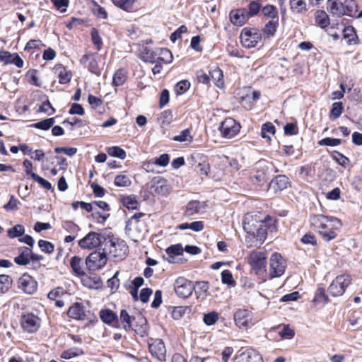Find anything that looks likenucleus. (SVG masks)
<instances>
[{
  "mask_svg": "<svg viewBox=\"0 0 362 362\" xmlns=\"http://www.w3.org/2000/svg\"><path fill=\"white\" fill-rule=\"evenodd\" d=\"M83 284L91 289H97L102 286V281L98 276L85 277L82 279Z\"/></svg>",
  "mask_w": 362,
  "mask_h": 362,
  "instance_id": "2f4dec72",
  "label": "nucleus"
},
{
  "mask_svg": "<svg viewBox=\"0 0 362 362\" xmlns=\"http://www.w3.org/2000/svg\"><path fill=\"white\" fill-rule=\"evenodd\" d=\"M291 10L296 13L303 14L307 11V4L305 0H290Z\"/></svg>",
  "mask_w": 362,
  "mask_h": 362,
  "instance_id": "c756f323",
  "label": "nucleus"
},
{
  "mask_svg": "<svg viewBox=\"0 0 362 362\" xmlns=\"http://www.w3.org/2000/svg\"><path fill=\"white\" fill-rule=\"evenodd\" d=\"M173 140L178 142H191L192 141V136L190 135V130L186 129L182 131L179 135L173 137Z\"/></svg>",
  "mask_w": 362,
  "mask_h": 362,
  "instance_id": "6e6d98bb",
  "label": "nucleus"
},
{
  "mask_svg": "<svg viewBox=\"0 0 362 362\" xmlns=\"http://www.w3.org/2000/svg\"><path fill=\"white\" fill-rule=\"evenodd\" d=\"M107 153L110 156L117 157L120 159H124L126 158L125 151L119 146H112L108 148Z\"/></svg>",
  "mask_w": 362,
  "mask_h": 362,
  "instance_id": "3c124183",
  "label": "nucleus"
},
{
  "mask_svg": "<svg viewBox=\"0 0 362 362\" xmlns=\"http://www.w3.org/2000/svg\"><path fill=\"white\" fill-rule=\"evenodd\" d=\"M235 325L240 329H247L255 324L253 321V313L247 309H238L234 315Z\"/></svg>",
  "mask_w": 362,
  "mask_h": 362,
  "instance_id": "9d476101",
  "label": "nucleus"
},
{
  "mask_svg": "<svg viewBox=\"0 0 362 362\" xmlns=\"http://www.w3.org/2000/svg\"><path fill=\"white\" fill-rule=\"evenodd\" d=\"M21 324L24 331L28 333H34L40 328V320L33 313H27L22 315Z\"/></svg>",
  "mask_w": 362,
  "mask_h": 362,
  "instance_id": "4468645a",
  "label": "nucleus"
},
{
  "mask_svg": "<svg viewBox=\"0 0 362 362\" xmlns=\"http://www.w3.org/2000/svg\"><path fill=\"white\" fill-rule=\"evenodd\" d=\"M279 25V18L269 21L263 28V33L268 36H273Z\"/></svg>",
  "mask_w": 362,
  "mask_h": 362,
  "instance_id": "e433bc0d",
  "label": "nucleus"
},
{
  "mask_svg": "<svg viewBox=\"0 0 362 362\" xmlns=\"http://www.w3.org/2000/svg\"><path fill=\"white\" fill-rule=\"evenodd\" d=\"M262 11L264 16L272 18V20L278 18V11L274 6L267 5L263 7Z\"/></svg>",
  "mask_w": 362,
  "mask_h": 362,
  "instance_id": "13d9d810",
  "label": "nucleus"
},
{
  "mask_svg": "<svg viewBox=\"0 0 362 362\" xmlns=\"http://www.w3.org/2000/svg\"><path fill=\"white\" fill-rule=\"evenodd\" d=\"M351 277L349 274H343L337 276L328 288V292L334 297L342 296L346 288L351 283Z\"/></svg>",
  "mask_w": 362,
  "mask_h": 362,
  "instance_id": "7ed1b4c3",
  "label": "nucleus"
},
{
  "mask_svg": "<svg viewBox=\"0 0 362 362\" xmlns=\"http://www.w3.org/2000/svg\"><path fill=\"white\" fill-rule=\"evenodd\" d=\"M135 332L144 337L148 335V327L146 320L144 318H141L140 324L136 325L134 328Z\"/></svg>",
  "mask_w": 362,
  "mask_h": 362,
  "instance_id": "37998d69",
  "label": "nucleus"
},
{
  "mask_svg": "<svg viewBox=\"0 0 362 362\" xmlns=\"http://www.w3.org/2000/svg\"><path fill=\"white\" fill-rule=\"evenodd\" d=\"M120 321L123 323V328L126 331L130 330L132 327L131 316L125 310H122L119 315Z\"/></svg>",
  "mask_w": 362,
  "mask_h": 362,
  "instance_id": "8fccbe9b",
  "label": "nucleus"
},
{
  "mask_svg": "<svg viewBox=\"0 0 362 362\" xmlns=\"http://www.w3.org/2000/svg\"><path fill=\"white\" fill-rule=\"evenodd\" d=\"M270 171L271 164L265 160H260L255 164L251 173V178L258 184L264 183L267 180Z\"/></svg>",
  "mask_w": 362,
  "mask_h": 362,
  "instance_id": "6e6552de",
  "label": "nucleus"
},
{
  "mask_svg": "<svg viewBox=\"0 0 362 362\" xmlns=\"http://www.w3.org/2000/svg\"><path fill=\"white\" fill-rule=\"evenodd\" d=\"M190 87V83L187 80H183L176 84L175 90L177 94L182 95L185 93Z\"/></svg>",
  "mask_w": 362,
  "mask_h": 362,
  "instance_id": "e2e57ef3",
  "label": "nucleus"
},
{
  "mask_svg": "<svg viewBox=\"0 0 362 362\" xmlns=\"http://www.w3.org/2000/svg\"><path fill=\"white\" fill-rule=\"evenodd\" d=\"M31 177L37 182L38 184H40L44 189L47 190H53L52 186L51 183L46 180L45 179L41 177L36 173H32Z\"/></svg>",
  "mask_w": 362,
  "mask_h": 362,
  "instance_id": "bf43d9fd",
  "label": "nucleus"
},
{
  "mask_svg": "<svg viewBox=\"0 0 362 362\" xmlns=\"http://www.w3.org/2000/svg\"><path fill=\"white\" fill-rule=\"evenodd\" d=\"M18 286L25 293L31 295L36 292L37 282L33 276L25 273L18 279Z\"/></svg>",
  "mask_w": 362,
  "mask_h": 362,
  "instance_id": "2eb2a0df",
  "label": "nucleus"
},
{
  "mask_svg": "<svg viewBox=\"0 0 362 362\" xmlns=\"http://www.w3.org/2000/svg\"><path fill=\"white\" fill-rule=\"evenodd\" d=\"M19 255L14 258L16 264L25 266L30 263L31 249L28 247H21L18 249Z\"/></svg>",
  "mask_w": 362,
  "mask_h": 362,
  "instance_id": "aec40b11",
  "label": "nucleus"
},
{
  "mask_svg": "<svg viewBox=\"0 0 362 362\" xmlns=\"http://www.w3.org/2000/svg\"><path fill=\"white\" fill-rule=\"evenodd\" d=\"M221 281L223 284L229 286H234L235 284L233 275L229 270H224L221 272Z\"/></svg>",
  "mask_w": 362,
  "mask_h": 362,
  "instance_id": "0e129e2a",
  "label": "nucleus"
},
{
  "mask_svg": "<svg viewBox=\"0 0 362 362\" xmlns=\"http://www.w3.org/2000/svg\"><path fill=\"white\" fill-rule=\"evenodd\" d=\"M206 204L197 200L190 201L187 206L185 214L187 216H192L195 214H202L204 211Z\"/></svg>",
  "mask_w": 362,
  "mask_h": 362,
  "instance_id": "6ab92c4d",
  "label": "nucleus"
},
{
  "mask_svg": "<svg viewBox=\"0 0 362 362\" xmlns=\"http://www.w3.org/2000/svg\"><path fill=\"white\" fill-rule=\"evenodd\" d=\"M177 228L180 230H184L186 229H191L195 232H199L204 229V223L201 221H194L190 223H184L180 224Z\"/></svg>",
  "mask_w": 362,
  "mask_h": 362,
  "instance_id": "473e14b6",
  "label": "nucleus"
},
{
  "mask_svg": "<svg viewBox=\"0 0 362 362\" xmlns=\"http://www.w3.org/2000/svg\"><path fill=\"white\" fill-rule=\"evenodd\" d=\"M114 183L117 187H127L132 185V181L128 175L119 174L115 177Z\"/></svg>",
  "mask_w": 362,
  "mask_h": 362,
  "instance_id": "c9c22d12",
  "label": "nucleus"
},
{
  "mask_svg": "<svg viewBox=\"0 0 362 362\" xmlns=\"http://www.w3.org/2000/svg\"><path fill=\"white\" fill-rule=\"evenodd\" d=\"M166 254L168 255L167 260L170 263H174L175 262V257L183 254V248L180 244L173 245L167 248Z\"/></svg>",
  "mask_w": 362,
  "mask_h": 362,
  "instance_id": "cd10ccee",
  "label": "nucleus"
},
{
  "mask_svg": "<svg viewBox=\"0 0 362 362\" xmlns=\"http://www.w3.org/2000/svg\"><path fill=\"white\" fill-rule=\"evenodd\" d=\"M244 230L253 238H255V246L261 245L267 235V223L260 219L259 214H247L243 220Z\"/></svg>",
  "mask_w": 362,
  "mask_h": 362,
  "instance_id": "f257e3e1",
  "label": "nucleus"
},
{
  "mask_svg": "<svg viewBox=\"0 0 362 362\" xmlns=\"http://www.w3.org/2000/svg\"><path fill=\"white\" fill-rule=\"evenodd\" d=\"M100 317L104 323L110 325L117 319V315L112 310L105 309L100 312Z\"/></svg>",
  "mask_w": 362,
  "mask_h": 362,
  "instance_id": "7c9ffc66",
  "label": "nucleus"
},
{
  "mask_svg": "<svg viewBox=\"0 0 362 362\" xmlns=\"http://www.w3.org/2000/svg\"><path fill=\"white\" fill-rule=\"evenodd\" d=\"M12 279L8 275H0V293H4L11 288Z\"/></svg>",
  "mask_w": 362,
  "mask_h": 362,
  "instance_id": "79ce46f5",
  "label": "nucleus"
},
{
  "mask_svg": "<svg viewBox=\"0 0 362 362\" xmlns=\"http://www.w3.org/2000/svg\"><path fill=\"white\" fill-rule=\"evenodd\" d=\"M234 362H263L260 354L254 349H247L238 354Z\"/></svg>",
  "mask_w": 362,
  "mask_h": 362,
  "instance_id": "f3484780",
  "label": "nucleus"
},
{
  "mask_svg": "<svg viewBox=\"0 0 362 362\" xmlns=\"http://www.w3.org/2000/svg\"><path fill=\"white\" fill-rule=\"evenodd\" d=\"M105 241H106L105 236L92 231L81 239L78 244L82 249L92 250L98 247Z\"/></svg>",
  "mask_w": 362,
  "mask_h": 362,
  "instance_id": "1a4fd4ad",
  "label": "nucleus"
},
{
  "mask_svg": "<svg viewBox=\"0 0 362 362\" xmlns=\"http://www.w3.org/2000/svg\"><path fill=\"white\" fill-rule=\"evenodd\" d=\"M218 320V313L215 311L209 312L204 315L203 321L208 325L211 326L214 325Z\"/></svg>",
  "mask_w": 362,
  "mask_h": 362,
  "instance_id": "864d4df0",
  "label": "nucleus"
},
{
  "mask_svg": "<svg viewBox=\"0 0 362 362\" xmlns=\"http://www.w3.org/2000/svg\"><path fill=\"white\" fill-rule=\"evenodd\" d=\"M329 221H334L337 226H341V223L338 218L328 217L322 214L312 215L310 218L311 226L319 230H325L327 228H329Z\"/></svg>",
  "mask_w": 362,
  "mask_h": 362,
  "instance_id": "dca6fc26",
  "label": "nucleus"
},
{
  "mask_svg": "<svg viewBox=\"0 0 362 362\" xmlns=\"http://www.w3.org/2000/svg\"><path fill=\"white\" fill-rule=\"evenodd\" d=\"M288 178L286 175H280L270 182L269 187L276 192L282 191L288 187Z\"/></svg>",
  "mask_w": 362,
  "mask_h": 362,
  "instance_id": "412c9836",
  "label": "nucleus"
},
{
  "mask_svg": "<svg viewBox=\"0 0 362 362\" xmlns=\"http://www.w3.org/2000/svg\"><path fill=\"white\" fill-rule=\"evenodd\" d=\"M247 262L257 275L266 273L267 256L264 252L253 251L247 257Z\"/></svg>",
  "mask_w": 362,
  "mask_h": 362,
  "instance_id": "20e7f679",
  "label": "nucleus"
},
{
  "mask_svg": "<svg viewBox=\"0 0 362 362\" xmlns=\"http://www.w3.org/2000/svg\"><path fill=\"white\" fill-rule=\"evenodd\" d=\"M316 23L322 28L329 24L328 15L323 11H317L315 15Z\"/></svg>",
  "mask_w": 362,
  "mask_h": 362,
  "instance_id": "ea45409f",
  "label": "nucleus"
},
{
  "mask_svg": "<svg viewBox=\"0 0 362 362\" xmlns=\"http://www.w3.org/2000/svg\"><path fill=\"white\" fill-rule=\"evenodd\" d=\"M70 266L76 275L78 276H83L85 275L83 260L81 257L78 256H74L71 259Z\"/></svg>",
  "mask_w": 362,
  "mask_h": 362,
  "instance_id": "a878e982",
  "label": "nucleus"
},
{
  "mask_svg": "<svg viewBox=\"0 0 362 362\" xmlns=\"http://www.w3.org/2000/svg\"><path fill=\"white\" fill-rule=\"evenodd\" d=\"M329 228H327L325 230L321 229L318 230V233L327 242L337 237V233L334 230L341 226H337L334 221H329Z\"/></svg>",
  "mask_w": 362,
  "mask_h": 362,
  "instance_id": "b1692460",
  "label": "nucleus"
},
{
  "mask_svg": "<svg viewBox=\"0 0 362 362\" xmlns=\"http://www.w3.org/2000/svg\"><path fill=\"white\" fill-rule=\"evenodd\" d=\"M230 18L231 23L238 26H241L245 23L244 17H242L240 13H238V9L236 11H232L230 13Z\"/></svg>",
  "mask_w": 362,
  "mask_h": 362,
  "instance_id": "5fc2aeb1",
  "label": "nucleus"
},
{
  "mask_svg": "<svg viewBox=\"0 0 362 362\" xmlns=\"http://www.w3.org/2000/svg\"><path fill=\"white\" fill-rule=\"evenodd\" d=\"M54 122L55 119L54 117H50L36 123H33L31 124V127L42 130H48L54 125Z\"/></svg>",
  "mask_w": 362,
  "mask_h": 362,
  "instance_id": "72a5a7b5",
  "label": "nucleus"
},
{
  "mask_svg": "<svg viewBox=\"0 0 362 362\" xmlns=\"http://www.w3.org/2000/svg\"><path fill=\"white\" fill-rule=\"evenodd\" d=\"M67 315L69 317L78 320H83L86 317L83 306L80 303H75L71 306L68 310Z\"/></svg>",
  "mask_w": 362,
  "mask_h": 362,
  "instance_id": "4be33fe9",
  "label": "nucleus"
},
{
  "mask_svg": "<svg viewBox=\"0 0 362 362\" xmlns=\"http://www.w3.org/2000/svg\"><path fill=\"white\" fill-rule=\"evenodd\" d=\"M343 6L344 8V15L357 18L362 17V11L357 16L355 15L357 11L358 5L354 0H345L343 3Z\"/></svg>",
  "mask_w": 362,
  "mask_h": 362,
  "instance_id": "393cba45",
  "label": "nucleus"
},
{
  "mask_svg": "<svg viewBox=\"0 0 362 362\" xmlns=\"http://www.w3.org/2000/svg\"><path fill=\"white\" fill-rule=\"evenodd\" d=\"M105 252L95 251L91 252L86 259V265L89 270H98L107 264Z\"/></svg>",
  "mask_w": 362,
  "mask_h": 362,
  "instance_id": "9b49d317",
  "label": "nucleus"
},
{
  "mask_svg": "<svg viewBox=\"0 0 362 362\" xmlns=\"http://www.w3.org/2000/svg\"><path fill=\"white\" fill-rule=\"evenodd\" d=\"M140 59L144 62L153 63L156 62V53L146 46L140 49Z\"/></svg>",
  "mask_w": 362,
  "mask_h": 362,
  "instance_id": "c85d7f7f",
  "label": "nucleus"
},
{
  "mask_svg": "<svg viewBox=\"0 0 362 362\" xmlns=\"http://www.w3.org/2000/svg\"><path fill=\"white\" fill-rule=\"evenodd\" d=\"M127 250L128 247L123 240L111 238L105 241L103 251L106 256L109 255L114 258L122 259L126 256Z\"/></svg>",
  "mask_w": 362,
  "mask_h": 362,
  "instance_id": "f03ea898",
  "label": "nucleus"
},
{
  "mask_svg": "<svg viewBox=\"0 0 362 362\" xmlns=\"http://www.w3.org/2000/svg\"><path fill=\"white\" fill-rule=\"evenodd\" d=\"M286 263L279 253H273L269 258V275L270 279L281 276L286 269Z\"/></svg>",
  "mask_w": 362,
  "mask_h": 362,
  "instance_id": "39448f33",
  "label": "nucleus"
},
{
  "mask_svg": "<svg viewBox=\"0 0 362 362\" xmlns=\"http://www.w3.org/2000/svg\"><path fill=\"white\" fill-rule=\"evenodd\" d=\"M144 216V213L139 212L134 214L127 222L126 233L134 238H138L143 234V230L139 228L141 225L139 218Z\"/></svg>",
  "mask_w": 362,
  "mask_h": 362,
  "instance_id": "ddd939ff",
  "label": "nucleus"
},
{
  "mask_svg": "<svg viewBox=\"0 0 362 362\" xmlns=\"http://www.w3.org/2000/svg\"><path fill=\"white\" fill-rule=\"evenodd\" d=\"M25 233V228L23 225L17 224L8 230V236L10 238L21 237Z\"/></svg>",
  "mask_w": 362,
  "mask_h": 362,
  "instance_id": "49530a36",
  "label": "nucleus"
},
{
  "mask_svg": "<svg viewBox=\"0 0 362 362\" xmlns=\"http://www.w3.org/2000/svg\"><path fill=\"white\" fill-rule=\"evenodd\" d=\"M327 8L329 11L334 16H341L344 15L343 3H341L337 0H328Z\"/></svg>",
  "mask_w": 362,
  "mask_h": 362,
  "instance_id": "bb28decb",
  "label": "nucleus"
},
{
  "mask_svg": "<svg viewBox=\"0 0 362 362\" xmlns=\"http://www.w3.org/2000/svg\"><path fill=\"white\" fill-rule=\"evenodd\" d=\"M38 246L40 250L47 254H51L54 252V246L49 241L40 240L38 241Z\"/></svg>",
  "mask_w": 362,
  "mask_h": 362,
  "instance_id": "052dcab7",
  "label": "nucleus"
},
{
  "mask_svg": "<svg viewBox=\"0 0 362 362\" xmlns=\"http://www.w3.org/2000/svg\"><path fill=\"white\" fill-rule=\"evenodd\" d=\"M341 144V140L331 137H326L319 141L320 146H337Z\"/></svg>",
  "mask_w": 362,
  "mask_h": 362,
  "instance_id": "680f3d73",
  "label": "nucleus"
},
{
  "mask_svg": "<svg viewBox=\"0 0 362 362\" xmlns=\"http://www.w3.org/2000/svg\"><path fill=\"white\" fill-rule=\"evenodd\" d=\"M240 127V124L234 119L228 117L221 123L218 130L222 137L225 139H232L238 134Z\"/></svg>",
  "mask_w": 362,
  "mask_h": 362,
  "instance_id": "0eeeda50",
  "label": "nucleus"
},
{
  "mask_svg": "<svg viewBox=\"0 0 362 362\" xmlns=\"http://www.w3.org/2000/svg\"><path fill=\"white\" fill-rule=\"evenodd\" d=\"M122 204L124 205V206H125L128 209L134 210V209H137L139 206V202L136 200L135 197H132V196L124 197L122 199Z\"/></svg>",
  "mask_w": 362,
  "mask_h": 362,
  "instance_id": "a19ab883",
  "label": "nucleus"
},
{
  "mask_svg": "<svg viewBox=\"0 0 362 362\" xmlns=\"http://www.w3.org/2000/svg\"><path fill=\"white\" fill-rule=\"evenodd\" d=\"M275 134V127L271 122H267L262 127L261 136L263 138L270 139L271 136Z\"/></svg>",
  "mask_w": 362,
  "mask_h": 362,
  "instance_id": "58836bf2",
  "label": "nucleus"
},
{
  "mask_svg": "<svg viewBox=\"0 0 362 362\" xmlns=\"http://www.w3.org/2000/svg\"><path fill=\"white\" fill-rule=\"evenodd\" d=\"M344 110L343 103L341 102H335L332 104L330 110V117L336 119L340 117Z\"/></svg>",
  "mask_w": 362,
  "mask_h": 362,
  "instance_id": "de8ad7c7",
  "label": "nucleus"
},
{
  "mask_svg": "<svg viewBox=\"0 0 362 362\" xmlns=\"http://www.w3.org/2000/svg\"><path fill=\"white\" fill-rule=\"evenodd\" d=\"M149 351L152 355L155 356L158 360L163 361L165 357V346L162 340L156 339L149 344Z\"/></svg>",
  "mask_w": 362,
  "mask_h": 362,
  "instance_id": "a211bd4d",
  "label": "nucleus"
},
{
  "mask_svg": "<svg viewBox=\"0 0 362 362\" xmlns=\"http://www.w3.org/2000/svg\"><path fill=\"white\" fill-rule=\"evenodd\" d=\"M56 153H64L69 156H73L77 153V148L74 147H56L54 148Z\"/></svg>",
  "mask_w": 362,
  "mask_h": 362,
  "instance_id": "774afa93",
  "label": "nucleus"
},
{
  "mask_svg": "<svg viewBox=\"0 0 362 362\" xmlns=\"http://www.w3.org/2000/svg\"><path fill=\"white\" fill-rule=\"evenodd\" d=\"M332 158L340 165L346 168L349 165L350 161L347 157L344 156L342 153L334 151L332 154Z\"/></svg>",
  "mask_w": 362,
  "mask_h": 362,
  "instance_id": "4d7b16f0",
  "label": "nucleus"
},
{
  "mask_svg": "<svg viewBox=\"0 0 362 362\" xmlns=\"http://www.w3.org/2000/svg\"><path fill=\"white\" fill-rule=\"evenodd\" d=\"M313 301L316 303H326L328 302V297L325 293L322 288H318Z\"/></svg>",
  "mask_w": 362,
  "mask_h": 362,
  "instance_id": "338daca9",
  "label": "nucleus"
},
{
  "mask_svg": "<svg viewBox=\"0 0 362 362\" xmlns=\"http://www.w3.org/2000/svg\"><path fill=\"white\" fill-rule=\"evenodd\" d=\"M197 289L195 290V293L197 298H205L207 296L209 289V283L207 281H197Z\"/></svg>",
  "mask_w": 362,
  "mask_h": 362,
  "instance_id": "a18cd8bd",
  "label": "nucleus"
},
{
  "mask_svg": "<svg viewBox=\"0 0 362 362\" xmlns=\"http://www.w3.org/2000/svg\"><path fill=\"white\" fill-rule=\"evenodd\" d=\"M211 78L214 81L215 85L221 88L223 85V72L219 68H216L209 72Z\"/></svg>",
  "mask_w": 362,
  "mask_h": 362,
  "instance_id": "f704fd0d",
  "label": "nucleus"
},
{
  "mask_svg": "<svg viewBox=\"0 0 362 362\" xmlns=\"http://www.w3.org/2000/svg\"><path fill=\"white\" fill-rule=\"evenodd\" d=\"M114 5L124 10L129 11L132 8L134 0H111Z\"/></svg>",
  "mask_w": 362,
  "mask_h": 362,
  "instance_id": "603ef678",
  "label": "nucleus"
},
{
  "mask_svg": "<svg viewBox=\"0 0 362 362\" xmlns=\"http://www.w3.org/2000/svg\"><path fill=\"white\" fill-rule=\"evenodd\" d=\"M54 69L58 74L60 84H67L71 81L72 73L71 71L66 70L62 64L56 65Z\"/></svg>",
  "mask_w": 362,
  "mask_h": 362,
  "instance_id": "5701e85b",
  "label": "nucleus"
},
{
  "mask_svg": "<svg viewBox=\"0 0 362 362\" xmlns=\"http://www.w3.org/2000/svg\"><path fill=\"white\" fill-rule=\"evenodd\" d=\"M159 54L160 57L158 58L159 62H163L165 64H169L173 61V54L167 48H161L160 49Z\"/></svg>",
  "mask_w": 362,
  "mask_h": 362,
  "instance_id": "09e8293b",
  "label": "nucleus"
},
{
  "mask_svg": "<svg viewBox=\"0 0 362 362\" xmlns=\"http://www.w3.org/2000/svg\"><path fill=\"white\" fill-rule=\"evenodd\" d=\"M240 38L243 47L252 48L256 47L262 40V35L255 28H245L240 33Z\"/></svg>",
  "mask_w": 362,
  "mask_h": 362,
  "instance_id": "423d86ee",
  "label": "nucleus"
},
{
  "mask_svg": "<svg viewBox=\"0 0 362 362\" xmlns=\"http://www.w3.org/2000/svg\"><path fill=\"white\" fill-rule=\"evenodd\" d=\"M344 37L347 39L348 43L351 44L352 42H354L355 38L356 37V34L355 33V30L353 27H346L344 29Z\"/></svg>",
  "mask_w": 362,
  "mask_h": 362,
  "instance_id": "69168bd1",
  "label": "nucleus"
},
{
  "mask_svg": "<svg viewBox=\"0 0 362 362\" xmlns=\"http://www.w3.org/2000/svg\"><path fill=\"white\" fill-rule=\"evenodd\" d=\"M174 287L177 295L183 298L190 296L195 289L193 282L184 277L177 278L175 282Z\"/></svg>",
  "mask_w": 362,
  "mask_h": 362,
  "instance_id": "f8f14e48",
  "label": "nucleus"
},
{
  "mask_svg": "<svg viewBox=\"0 0 362 362\" xmlns=\"http://www.w3.org/2000/svg\"><path fill=\"white\" fill-rule=\"evenodd\" d=\"M37 71L36 69H30L27 72L26 78L29 83L37 87H40L42 86V83L37 76Z\"/></svg>",
  "mask_w": 362,
  "mask_h": 362,
  "instance_id": "c03bdc74",
  "label": "nucleus"
},
{
  "mask_svg": "<svg viewBox=\"0 0 362 362\" xmlns=\"http://www.w3.org/2000/svg\"><path fill=\"white\" fill-rule=\"evenodd\" d=\"M127 79V73L124 69H118L113 76V84L119 86L124 83Z\"/></svg>",
  "mask_w": 362,
  "mask_h": 362,
  "instance_id": "4c0bfd02",
  "label": "nucleus"
}]
</instances>
